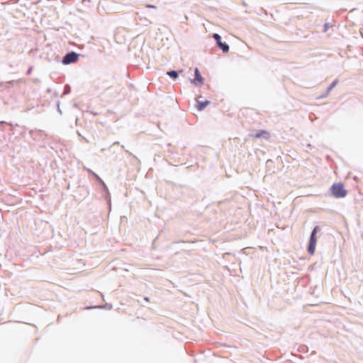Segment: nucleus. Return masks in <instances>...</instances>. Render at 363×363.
Masks as SVG:
<instances>
[{
	"label": "nucleus",
	"instance_id": "nucleus-9",
	"mask_svg": "<svg viewBox=\"0 0 363 363\" xmlns=\"http://www.w3.org/2000/svg\"><path fill=\"white\" fill-rule=\"evenodd\" d=\"M318 230H319V227L316 226L313 228L311 234L316 235V233L318 232Z\"/></svg>",
	"mask_w": 363,
	"mask_h": 363
},
{
	"label": "nucleus",
	"instance_id": "nucleus-13",
	"mask_svg": "<svg viewBox=\"0 0 363 363\" xmlns=\"http://www.w3.org/2000/svg\"><path fill=\"white\" fill-rule=\"evenodd\" d=\"M146 7L147 8H155V6H152V5H147Z\"/></svg>",
	"mask_w": 363,
	"mask_h": 363
},
{
	"label": "nucleus",
	"instance_id": "nucleus-11",
	"mask_svg": "<svg viewBox=\"0 0 363 363\" xmlns=\"http://www.w3.org/2000/svg\"><path fill=\"white\" fill-rule=\"evenodd\" d=\"M335 84H336V82H334L331 84V86H330V88L328 89V90H329V91H330V90H331V89H333V87H334V86H335Z\"/></svg>",
	"mask_w": 363,
	"mask_h": 363
},
{
	"label": "nucleus",
	"instance_id": "nucleus-4",
	"mask_svg": "<svg viewBox=\"0 0 363 363\" xmlns=\"http://www.w3.org/2000/svg\"><path fill=\"white\" fill-rule=\"evenodd\" d=\"M317 239L315 235L311 234L310 237L309 245L308 247V253L313 255L315 252V246H316Z\"/></svg>",
	"mask_w": 363,
	"mask_h": 363
},
{
	"label": "nucleus",
	"instance_id": "nucleus-3",
	"mask_svg": "<svg viewBox=\"0 0 363 363\" xmlns=\"http://www.w3.org/2000/svg\"><path fill=\"white\" fill-rule=\"evenodd\" d=\"M213 38L216 40V43L218 45V46L224 52H228V50H229V46L225 44V43H223L221 42V38H220V36L217 34V33H214L213 35Z\"/></svg>",
	"mask_w": 363,
	"mask_h": 363
},
{
	"label": "nucleus",
	"instance_id": "nucleus-12",
	"mask_svg": "<svg viewBox=\"0 0 363 363\" xmlns=\"http://www.w3.org/2000/svg\"><path fill=\"white\" fill-rule=\"evenodd\" d=\"M31 72H32V67H30V68L28 70L27 74H31Z\"/></svg>",
	"mask_w": 363,
	"mask_h": 363
},
{
	"label": "nucleus",
	"instance_id": "nucleus-6",
	"mask_svg": "<svg viewBox=\"0 0 363 363\" xmlns=\"http://www.w3.org/2000/svg\"><path fill=\"white\" fill-rule=\"evenodd\" d=\"M209 103L210 102L207 100L205 101H198L196 104V108L199 111H202L209 104Z\"/></svg>",
	"mask_w": 363,
	"mask_h": 363
},
{
	"label": "nucleus",
	"instance_id": "nucleus-2",
	"mask_svg": "<svg viewBox=\"0 0 363 363\" xmlns=\"http://www.w3.org/2000/svg\"><path fill=\"white\" fill-rule=\"evenodd\" d=\"M78 60V55L74 52L67 53L63 58L62 62L65 65H68L77 62Z\"/></svg>",
	"mask_w": 363,
	"mask_h": 363
},
{
	"label": "nucleus",
	"instance_id": "nucleus-5",
	"mask_svg": "<svg viewBox=\"0 0 363 363\" xmlns=\"http://www.w3.org/2000/svg\"><path fill=\"white\" fill-rule=\"evenodd\" d=\"M194 72H195V78L192 80V83L196 85L203 84V79L199 71V69L196 68Z\"/></svg>",
	"mask_w": 363,
	"mask_h": 363
},
{
	"label": "nucleus",
	"instance_id": "nucleus-1",
	"mask_svg": "<svg viewBox=\"0 0 363 363\" xmlns=\"http://www.w3.org/2000/svg\"><path fill=\"white\" fill-rule=\"evenodd\" d=\"M330 191L331 195L337 199L344 198L347 194V191L341 182L333 184L330 189Z\"/></svg>",
	"mask_w": 363,
	"mask_h": 363
},
{
	"label": "nucleus",
	"instance_id": "nucleus-10",
	"mask_svg": "<svg viewBox=\"0 0 363 363\" xmlns=\"http://www.w3.org/2000/svg\"><path fill=\"white\" fill-rule=\"evenodd\" d=\"M335 84H336V82H334L331 84V86H330V88L328 89V90H329V91H330V90H331V89H333V87H334V86H335Z\"/></svg>",
	"mask_w": 363,
	"mask_h": 363
},
{
	"label": "nucleus",
	"instance_id": "nucleus-15",
	"mask_svg": "<svg viewBox=\"0 0 363 363\" xmlns=\"http://www.w3.org/2000/svg\"><path fill=\"white\" fill-rule=\"evenodd\" d=\"M361 35H362V36L363 37V33H361Z\"/></svg>",
	"mask_w": 363,
	"mask_h": 363
},
{
	"label": "nucleus",
	"instance_id": "nucleus-7",
	"mask_svg": "<svg viewBox=\"0 0 363 363\" xmlns=\"http://www.w3.org/2000/svg\"><path fill=\"white\" fill-rule=\"evenodd\" d=\"M268 136H269V133L266 130H261L259 133H257L255 134V138L264 137V138H267Z\"/></svg>",
	"mask_w": 363,
	"mask_h": 363
},
{
	"label": "nucleus",
	"instance_id": "nucleus-14",
	"mask_svg": "<svg viewBox=\"0 0 363 363\" xmlns=\"http://www.w3.org/2000/svg\"><path fill=\"white\" fill-rule=\"evenodd\" d=\"M145 300L146 301H147V302L150 301V300H149V298H147V297L145 298Z\"/></svg>",
	"mask_w": 363,
	"mask_h": 363
},
{
	"label": "nucleus",
	"instance_id": "nucleus-8",
	"mask_svg": "<svg viewBox=\"0 0 363 363\" xmlns=\"http://www.w3.org/2000/svg\"><path fill=\"white\" fill-rule=\"evenodd\" d=\"M167 74L174 79H176L178 77V74L176 71L168 72Z\"/></svg>",
	"mask_w": 363,
	"mask_h": 363
}]
</instances>
